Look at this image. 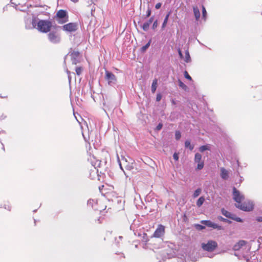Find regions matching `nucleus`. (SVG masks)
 Listing matches in <instances>:
<instances>
[{
  "label": "nucleus",
  "mask_w": 262,
  "mask_h": 262,
  "mask_svg": "<svg viewBox=\"0 0 262 262\" xmlns=\"http://www.w3.org/2000/svg\"><path fill=\"white\" fill-rule=\"evenodd\" d=\"M179 86L183 89V90L186 91L188 89V87L181 80H178Z\"/></svg>",
  "instance_id": "nucleus-20"
},
{
  "label": "nucleus",
  "mask_w": 262,
  "mask_h": 262,
  "mask_svg": "<svg viewBox=\"0 0 262 262\" xmlns=\"http://www.w3.org/2000/svg\"><path fill=\"white\" fill-rule=\"evenodd\" d=\"M63 30L68 32L75 31L77 29L76 23H70L62 26Z\"/></svg>",
  "instance_id": "nucleus-9"
},
{
  "label": "nucleus",
  "mask_w": 262,
  "mask_h": 262,
  "mask_svg": "<svg viewBox=\"0 0 262 262\" xmlns=\"http://www.w3.org/2000/svg\"><path fill=\"white\" fill-rule=\"evenodd\" d=\"M185 145L186 147L189 148L191 150H192L194 147L193 145H191L190 141L188 140L185 141Z\"/></svg>",
  "instance_id": "nucleus-23"
},
{
  "label": "nucleus",
  "mask_w": 262,
  "mask_h": 262,
  "mask_svg": "<svg viewBox=\"0 0 262 262\" xmlns=\"http://www.w3.org/2000/svg\"><path fill=\"white\" fill-rule=\"evenodd\" d=\"M96 209L98 210H99L100 211H101V209L96 208Z\"/></svg>",
  "instance_id": "nucleus-47"
},
{
  "label": "nucleus",
  "mask_w": 262,
  "mask_h": 262,
  "mask_svg": "<svg viewBox=\"0 0 262 262\" xmlns=\"http://www.w3.org/2000/svg\"><path fill=\"white\" fill-rule=\"evenodd\" d=\"M246 244V242L244 240H241L237 243H236L233 247V249L234 251H238L240 250L242 247Z\"/></svg>",
  "instance_id": "nucleus-12"
},
{
  "label": "nucleus",
  "mask_w": 262,
  "mask_h": 262,
  "mask_svg": "<svg viewBox=\"0 0 262 262\" xmlns=\"http://www.w3.org/2000/svg\"><path fill=\"white\" fill-rule=\"evenodd\" d=\"M71 1L74 3H77L78 1V0H71Z\"/></svg>",
  "instance_id": "nucleus-44"
},
{
  "label": "nucleus",
  "mask_w": 262,
  "mask_h": 262,
  "mask_svg": "<svg viewBox=\"0 0 262 262\" xmlns=\"http://www.w3.org/2000/svg\"><path fill=\"white\" fill-rule=\"evenodd\" d=\"M154 20V17H151L150 18V19H149V20L147 21L150 25L151 24V23Z\"/></svg>",
  "instance_id": "nucleus-42"
},
{
  "label": "nucleus",
  "mask_w": 262,
  "mask_h": 262,
  "mask_svg": "<svg viewBox=\"0 0 262 262\" xmlns=\"http://www.w3.org/2000/svg\"><path fill=\"white\" fill-rule=\"evenodd\" d=\"M150 44V41H149L148 43H147L145 46H143L141 48V51L142 52H144L146 50V49L149 47Z\"/></svg>",
  "instance_id": "nucleus-27"
},
{
  "label": "nucleus",
  "mask_w": 262,
  "mask_h": 262,
  "mask_svg": "<svg viewBox=\"0 0 262 262\" xmlns=\"http://www.w3.org/2000/svg\"><path fill=\"white\" fill-rule=\"evenodd\" d=\"M119 165H120V168H121L122 169H122V167L121 164V163H120V164H119Z\"/></svg>",
  "instance_id": "nucleus-46"
},
{
  "label": "nucleus",
  "mask_w": 262,
  "mask_h": 262,
  "mask_svg": "<svg viewBox=\"0 0 262 262\" xmlns=\"http://www.w3.org/2000/svg\"><path fill=\"white\" fill-rule=\"evenodd\" d=\"M105 79L107 81L109 85L115 83L117 81V78L116 76L108 71H105Z\"/></svg>",
  "instance_id": "nucleus-6"
},
{
  "label": "nucleus",
  "mask_w": 262,
  "mask_h": 262,
  "mask_svg": "<svg viewBox=\"0 0 262 262\" xmlns=\"http://www.w3.org/2000/svg\"><path fill=\"white\" fill-rule=\"evenodd\" d=\"M233 198L236 204H240L244 199V196L235 187L233 188Z\"/></svg>",
  "instance_id": "nucleus-5"
},
{
  "label": "nucleus",
  "mask_w": 262,
  "mask_h": 262,
  "mask_svg": "<svg viewBox=\"0 0 262 262\" xmlns=\"http://www.w3.org/2000/svg\"><path fill=\"white\" fill-rule=\"evenodd\" d=\"M202 249L208 252L213 251L217 247V243L214 241H209L207 243H202L201 245Z\"/></svg>",
  "instance_id": "nucleus-3"
},
{
  "label": "nucleus",
  "mask_w": 262,
  "mask_h": 262,
  "mask_svg": "<svg viewBox=\"0 0 262 262\" xmlns=\"http://www.w3.org/2000/svg\"><path fill=\"white\" fill-rule=\"evenodd\" d=\"M82 70V68L81 67H79L76 68L75 71L78 75H80L81 74Z\"/></svg>",
  "instance_id": "nucleus-26"
},
{
  "label": "nucleus",
  "mask_w": 262,
  "mask_h": 262,
  "mask_svg": "<svg viewBox=\"0 0 262 262\" xmlns=\"http://www.w3.org/2000/svg\"><path fill=\"white\" fill-rule=\"evenodd\" d=\"M222 214L228 218L231 219L233 217V214H232L230 212L224 209H222Z\"/></svg>",
  "instance_id": "nucleus-16"
},
{
  "label": "nucleus",
  "mask_w": 262,
  "mask_h": 262,
  "mask_svg": "<svg viewBox=\"0 0 262 262\" xmlns=\"http://www.w3.org/2000/svg\"><path fill=\"white\" fill-rule=\"evenodd\" d=\"M144 235L147 236V234L146 233H144Z\"/></svg>",
  "instance_id": "nucleus-50"
},
{
  "label": "nucleus",
  "mask_w": 262,
  "mask_h": 262,
  "mask_svg": "<svg viewBox=\"0 0 262 262\" xmlns=\"http://www.w3.org/2000/svg\"><path fill=\"white\" fill-rule=\"evenodd\" d=\"M170 12H169L166 15V16H165V18L164 20V21L162 24V28L163 29L165 28V27H166L167 24V22H168V18L169 17V15L170 14Z\"/></svg>",
  "instance_id": "nucleus-19"
},
{
  "label": "nucleus",
  "mask_w": 262,
  "mask_h": 262,
  "mask_svg": "<svg viewBox=\"0 0 262 262\" xmlns=\"http://www.w3.org/2000/svg\"><path fill=\"white\" fill-rule=\"evenodd\" d=\"M221 177L224 180H227L229 178V172L225 168L221 167Z\"/></svg>",
  "instance_id": "nucleus-13"
},
{
  "label": "nucleus",
  "mask_w": 262,
  "mask_h": 262,
  "mask_svg": "<svg viewBox=\"0 0 262 262\" xmlns=\"http://www.w3.org/2000/svg\"><path fill=\"white\" fill-rule=\"evenodd\" d=\"M201 192V188H198L196 190H195L193 194V198H196L197 196H198L200 194Z\"/></svg>",
  "instance_id": "nucleus-24"
},
{
  "label": "nucleus",
  "mask_w": 262,
  "mask_h": 262,
  "mask_svg": "<svg viewBox=\"0 0 262 262\" xmlns=\"http://www.w3.org/2000/svg\"><path fill=\"white\" fill-rule=\"evenodd\" d=\"M107 234H112V232L108 233Z\"/></svg>",
  "instance_id": "nucleus-49"
},
{
  "label": "nucleus",
  "mask_w": 262,
  "mask_h": 262,
  "mask_svg": "<svg viewBox=\"0 0 262 262\" xmlns=\"http://www.w3.org/2000/svg\"><path fill=\"white\" fill-rule=\"evenodd\" d=\"M151 14V10L149 7L148 8L147 10L146 11V17H149Z\"/></svg>",
  "instance_id": "nucleus-34"
},
{
  "label": "nucleus",
  "mask_w": 262,
  "mask_h": 262,
  "mask_svg": "<svg viewBox=\"0 0 262 262\" xmlns=\"http://www.w3.org/2000/svg\"><path fill=\"white\" fill-rule=\"evenodd\" d=\"M178 53H179V55L180 56V57L181 58H183V56L182 52H181V50L180 49H179V50H178Z\"/></svg>",
  "instance_id": "nucleus-39"
},
{
  "label": "nucleus",
  "mask_w": 262,
  "mask_h": 262,
  "mask_svg": "<svg viewBox=\"0 0 262 262\" xmlns=\"http://www.w3.org/2000/svg\"><path fill=\"white\" fill-rule=\"evenodd\" d=\"M158 85V80L157 79H155L152 83L151 85V92L152 93H155Z\"/></svg>",
  "instance_id": "nucleus-15"
},
{
  "label": "nucleus",
  "mask_w": 262,
  "mask_h": 262,
  "mask_svg": "<svg viewBox=\"0 0 262 262\" xmlns=\"http://www.w3.org/2000/svg\"><path fill=\"white\" fill-rule=\"evenodd\" d=\"M197 227H198V229H200V230H202V229H205V227L204 226L200 225H198Z\"/></svg>",
  "instance_id": "nucleus-41"
},
{
  "label": "nucleus",
  "mask_w": 262,
  "mask_h": 262,
  "mask_svg": "<svg viewBox=\"0 0 262 262\" xmlns=\"http://www.w3.org/2000/svg\"><path fill=\"white\" fill-rule=\"evenodd\" d=\"M104 187V186L103 185H101V186L99 187V189L100 190V192L101 193H103V188Z\"/></svg>",
  "instance_id": "nucleus-40"
},
{
  "label": "nucleus",
  "mask_w": 262,
  "mask_h": 262,
  "mask_svg": "<svg viewBox=\"0 0 262 262\" xmlns=\"http://www.w3.org/2000/svg\"><path fill=\"white\" fill-rule=\"evenodd\" d=\"M55 19L58 24H63L69 21V16L67 12L64 10H58L55 16Z\"/></svg>",
  "instance_id": "nucleus-2"
},
{
  "label": "nucleus",
  "mask_w": 262,
  "mask_h": 262,
  "mask_svg": "<svg viewBox=\"0 0 262 262\" xmlns=\"http://www.w3.org/2000/svg\"><path fill=\"white\" fill-rule=\"evenodd\" d=\"M175 136H176V139L177 140H179L180 139V138H181V133H180V132L179 131H177L176 132Z\"/></svg>",
  "instance_id": "nucleus-32"
},
{
  "label": "nucleus",
  "mask_w": 262,
  "mask_h": 262,
  "mask_svg": "<svg viewBox=\"0 0 262 262\" xmlns=\"http://www.w3.org/2000/svg\"><path fill=\"white\" fill-rule=\"evenodd\" d=\"M201 223L207 227L212 228L213 229H217L222 230V227L209 220H204L201 221Z\"/></svg>",
  "instance_id": "nucleus-10"
},
{
  "label": "nucleus",
  "mask_w": 262,
  "mask_h": 262,
  "mask_svg": "<svg viewBox=\"0 0 262 262\" xmlns=\"http://www.w3.org/2000/svg\"><path fill=\"white\" fill-rule=\"evenodd\" d=\"M158 26V21L157 20H155L154 22V24L152 25V29H155Z\"/></svg>",
  "instance_id": "nucleus-35"
},
{
  "label": "nucleus",
  "mask_w": 262,
  "mask_h": 262,
  "mask_svg": "<svg viewBox=\"0 0 262 262\" xmlns=\"http://www.w3.org/2000/svg\"><path fill=\"white\" fill-rule=\"evenodd\" d=\"M128 169H132L133 168V167L132 166H129L127 168Z\"/></svg>",
  "instance_id": "nucleus-45"
},
{
  "label": "nucleus",
  "mask_w": 262,
  "mask_h": 262,
  "mask_svg": "<svg viewBox=\"0 0 262 262\" xmlns=\"http://www.w3.org/2000/svg\"><path fill=\"white\" fill-rule=\"evenodd\" d=\"M165 233V227L160 224L158 225L157 228L154 232L152 237H156V238H159L162 236Z\"/></svg>",
  "instance_id": "nucleus-7"
},
{
  "label": "nucleus",
  "mask_w": 262,
  "mask_h": 262,
  "mask_svg": "<svg viewBox=\"0 0 262 262\" xmlns=\"http://www.w3.org/2000/svg\"><path fill=\"white\" fill-rule=\"evenodd\" d=\"M4 207L8 211H10L11 210V206L9 202H7L4 204Z\"/></svg>",
  "instance_id": "nucleus-28"
},
{
  "label": "nucleus",
  "mask_w": 262,
  "mask_h": 262,
  "mask_svg": "<svg viewBox=\"0 0 262 262\" xmlns=\"http://www.w3.org/2000/svg\"><path fill=\"white\" fill-rule=\"evenodd\" d=\"M206 14H207L206 10L205 7L203 6H202V15H203V17L205 19L206 18Z\"/></svg>",
  "instance_id": "nucleus-31"
},
{
  "label": "nucleus",
  "mask_w": 262,
  "mask_h": 262,
  "mask_svg": "<svg viewBox=\"0 0 262 262\" xmlns=\"http://www.w3.org/2000/svg\"><path fill=\"white\" fill-rule=\"evenodd\" d=\"M236 207L245 211H250L253 208V205L252 202L249 201L241 202L240 204H235Z\"/></svg>",
  "instance_id": "nucleus-4"
},
{
  "label": "nucleus",
  "mask_w": 262,
  "mask_h": 262,
  "mask_svg": "<svg viewBox=\"0 0 262 262\" xmlns=\"http://www.w3.org/2000/svg\"><path fill=\"white\" fill-rule=\"evenodd\" d=\"M150 26V24L147 21L145 23H144V24L142 26V29H143L144 31H147L148 28H149V27Z\"/></svg>",
  "instance_id": "nucleus-25"
},
{
  "label": "nucleus",
  "mask_w": 262,
  "mask_h": 262,
  "mask_svg": "<svg viewBox=\"0 0 262 262\" xmlns=\"http://www.w3.org/2000/svg\"><path fill=\"white\" fill-rule=\"evenodd\" d=\"M161 7V4L160 3H157L155 6V8L159 9Z\"/></svg>",
  "instance_id": "nucleus-38"
},
{
  "label": "nucleus",
  "mask_w": 262,
  "mask_h": 262,
  "mask_svg": "<svg viewBox=\"0 0 262 262\" xmlns=\"http://www.w3.org/2000/svg\"><path fill=\"white\" fill-rule=\"evenodd\" d=\"M193 9L195 17L196 19L198 20L200 17V12L199 9L197 7H194Z\"/></svg>",
  "instance_id": "nucleus-17"
},
{
  "label": "nucleus",
  "mask_w": 262,
  "mask_h": 262,
  "mask_svg": "<svg viewBox=\"0 0 262 262\" xmlns=\"http://www.w3.org/2000/svg\"><path fill=\"white\" fill-rule=\"evenodd\" d=\"M184 60L186 62H189L190 61V57L188 51L185 52V57Z\"/></svg>",
  "instance_id": "nucleus-22"
},
{
  "label": "nucleus",
  "mask_w": 262,
  "mask_h": 262,
  "mask_svg": "<svg viewBox=\"0 0 262 262\" xmlns=\"http://www.w3.org/2000/svg\"><path fill=\"white\" fill-rule=\"evenodd\" d=\"M162 98V95L161 94L159 93L157 95L156 97V101H160Z\"/></svg>",
  "instance_id": "nucleus-33"
},
{
  "label": "nucleus",
  "mask_w": 262,
  "mask_h": 262,
  "mask_svg": "<svg viewBox=\"0 0 262 262\" xmlns=\"http://www.w3.org/2000/svg\"><path fill=\"white\" fill-rule=\"evenodd\" d=\"M52 27V23L49 20H39L37 24V29L42 33L49 32Z\"/></svg>",
  "instance_id": "nucleus-1"
},
{
  "label": "nucleus",
  "mask_w": 262,
  "mask_h": 262,
  "mask_svg": "<svg viewBox=\"0 0 262 262\" xmlns=\"http://www.w3.org/2000/svg\"><path fill=\"white\" fill-rule=\"evenodd\" d=\"M162 126H163V125H162V123H159V124L157 125V127H156L157 129L158 130H160V129L162 128Z\"/></svg>",
  "instance_id": "nucleus-37"
},
{
  "label": "nucleus",
  "mask_w": 262,
  "mask_h": 262,
  "mask_svg": "<svg viewBox=\"0 0 262 262\" xmlns=\"http://www.w3.org/2000/svg\"><path fill=\"white\" fill-rule=\"evenodd\" d=\"M119 238H120V239H121V238H122V237L120 236H119Z\"/></svg>",
  "instance_id": "nucleus-48"
},
{
  "label": "nucleus",
  "mask_w": 262,
  "mask_h": 262,
  "mask_svg": "<svg viewBox=\"0 0 262 262\" xmlns=\"http://www.w3.org/2000/svg\"><path fill=\"white\" fill-rule=\"evenodd\" d=\"M79 52L77 51H73L71 54V57H72V62H73V63L74 64H77V60H76V58H77L79 55Z\"/></svg>",
  "instance_id": "nucleus-14"
},
{
  "label": "nucleus",
  "mask_w": 262,
  "mask_h": 262,
  "mask_svg": "<svg viewBox=\"0 0 262 262\" xmlns=\"http://www.w3.org/2000/svg\"><path fill=\"white\" fill-rule=\"evenodd\" d=\"M202 156L199 153H196L195 155L194 161L198 163L197 169L201 170L204 167V162L201 161Z\"/></svg>",
  "instance_id": "nucleus-11"
},
{
  "label": "nucleus",
  "mask_w": 262,
  "mask_h": 262,
  "mask_svg": "<svg viewBox=\"0 0 262 262\" xmlns=\"http://www.w3.org/2000/svg\"><path fill=\"white\" fill-rule=\"evenodd\" d=\"M256 220H257L258 222H262V217H261V216L258 217L257 218Z\"/></svg>",
  "instance_id": "nucleus-43"
},
{
  "label": "nucleus",
  "mask_w": 262,
  "mask_h": 262,
  "mask_svg": "<svg viewBox=\"0 0 262 262\" xmlns=\"http://www.w3.org/2000/svg\"><path fill=\"white\" fill-rule=\"evenodd\" d=\"M206 150H210V147L208 145H202L200 147L199 151L201 152H204Z\"/></svg>",
  "instance_id": "nucleus-21"
},
{
  "label": "nucleus",
  "mask_w": 262,
  "mask_h": 262,
  "mask_svg": "<svg viewBox=\"0 0 262 262\" xmlns=\"http://www.w3.org/2000/svg\"><path fill=\"white\" fill-rule=\"evenodd\" d=\"M231 219H232L236 222H243V220L241 218H239L238 217H236L234 214L233 215V217L231 218Z\"/></svg>",
  "instance_id": "nucleus-29"
},
{
  "label": "nucleus",
  "mask_w": 262,
  "mask_h": 262,
  "mask_svg": "<svg viewBox=\"0 0 262 262\" xmlns=\"http://www.w3.org/2000/svg\"><path fill=\"white\" fill-rule=\"evenodd\" d=\"M184 75L186 79H188L189 80H192V78H191V76L189 75L188 73L186 71H185L184 72Z\"/></svg>",
  "instance_id": "nucleus-30"
},
{
  "label": "nucleus",
  "mask_w": 262,
  "mask_h": 262,
  "mask_svg": "<svg viewBox=\"0 0 262 262\" xmlns=\"http://www.w3.org/2000/svg\"><path fill=\"white\" fill-rule=\"evenodd\" d=\"M49 40L53 43H59L60 41V36L56 32H51L48 35Z\"/></svg>",
  "instance_id": "nucleus-8"
},
{
  "label": "nucleus",
  "mask_w": 262,
  "mask_h": 262,
  "mask_svg": "<svg viewBox=\"0 0 262 262\" xmlns=\"http://www.w3.org/2000/svg\"><path fill=\"white\" fill-rule=\"evenodd\" d=\"M205 199L204 196H201L196 202V205L198 207H200L205 202Z\"/></svg>",
  "instance_id": "nucleus-18"
},
{
  "label": "nucleus",
  "mask_w": 262,
  "mask_h": 262,
  "mask_svg": "<svg viewBox=\"0 0 262 262\" xmlns=\"http://www.w3.org/2000/svg\"><path fill=\"white\" fill-rule=\"evenodd\" d=\"M173 159L176 160V161H178V159H179V156H178V155L177 154V153H174L173 155Z\"/></svg>",
  "instance_id": "nucleus-36"
}]
</instances>
